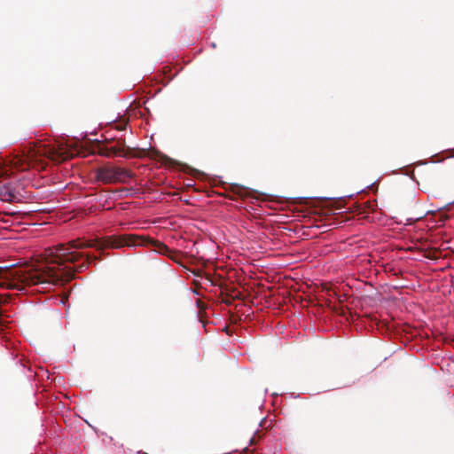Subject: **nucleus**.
<instances>
[{
    "label": "nucleus",
    "instance_id": "2",
    "mask_svg": "<svg viewBox=\"0 0 454 454\" xmlns=\"http://www.w3.org/2000/svg\"><path fill=\"white\" fill-rule=\"evenodd\" d=\"M132 177L131 171L111 163L102 165L95 170L96 180L104 184H128Z\"/></svg>",
    "mask_w": 454,
    "mask_h": 454
},
{
    "label": "nucleus",
    "instance_id": "7",
    "mask_svg": "<svg viewBox=\"0 0 454 454\" xmlns=\"http://www.w3.org/2000/svg\"><path fill=\"white\" fill-rule=\"evenodd\" d=\"M121 151L115 147H111L109 149H107V152L104 153V155L106 157H115V156H118V155H121Z\"/></svg>",
    "mask_w": 454,
    "mask_h": 454
},
{
    "label": "nucleus",
    "instance_id": "5",
    "mask_svg": "<svg viewBox=\"0 0 454 454\" xmlns=\"http://www.w3.org/2000/svg\"><path fill=\"white\" fill-rule=\"evenodd\" d=\"M22 197L20 186L11 183L4 201L16 202L21 200Z\"/></svg>",
    "mask_w": 454,
    "mask_h": 454
},
{
    "label": "nucleus",
    "instance_id": "10",
    "mask_svg": "<svg viewBox=\"0 0 454 454\" xmlns=\"http://www.w3.org/2000/svg\"><path fill=\"white\" fill-rule=\"evenodd\" d=\"M353 196H354V194H349V195H347V196L340 197L338 199L341 200V199H344V198H352Z\"/></svg>",
    "mask_w": 454,
    "mask_h": 454
},
{
    "label": "nucleus",
    "instance_id": "9",
    "mask_svg": "<svg viewBox=\"0 0 454 454\" xmlns=\"http://www.w3.org/2000/svg\"><path fill=\"white\" fill-rule=\"evenodd\" d=\"M121 192H123L124 196H128L129 194V190L126 188L121 189Z\"/></svg>",
    "mask_w": 454,
    "mask_h": 454
},
{
    "label": "nucleus",
    "instance_id": "6",
    "mask_svg": "<svg viewBox=\"0 0 454 454\" xmlns=\"http://www.w3.org/2000/svg\"><path fill=\"white\" fill-rule=\"evenodd\" d=\"M10 169L7 167H4L0 165V178L8 176ZM11 183L10 182H2L0 181V200L4 201L5 195L7 194V191L9 190Z\"/></svg>",
    "mask_w": 454,
    "mask_h": 454
},
{
    "label": "nucleus",
    "instance_id": "1",
    "mask_svg": "<svg viewBox=\"0 0 454 454\" xmlns=\"http://www.w3.org/2000/svg\"><path fill=\"white\" fill-rule=\"evenodd\" d=\"M45 256L46 264L39 272L24 277L27 285H43V288H51L72 278L74 271L83 270L89 263L88 259H85L81 264H76L82 254L69 246L48 248Z\"/></svg>",
    "mask_w": 454,
    "mask_h": 454
},
{
    "label": "nucleus",
    "instance_id": "3",
    "mask_svg": "<svg viewBox=\"0 0 454 454\" xmlns=\"http://www.w3.org/2000/svg\"><path fill=\"white\" fill-rule=\"evenodd\" d=\"M147 242V239L142 236L129 234L110 239L107 246L112 248H121L123 247H136L145 246Z\"/></svg>",
    "mask_w": 454,
    "mask_h": 454
},
{
    "label": "nucleus",
    "instance_id": "11",
    "mask_svg": "<svg viewBox=\"0 0 454 454\" xmlns=\"http://www.w3.org/2000/svg\"><path fill=\"white\" fill-rule=\"evenodd\" d=\"M363 191H364V189H362V190H360V191H357V192H356V194H358V193L362 192Z\"/></svg>",
    "mask_w": 454,
    "mask_h": 454
},
{
    "label": "nucleus",
    "instance_id": "12",
    "mask_svg": "<svg viewBox=\"0 0 454 454\" xmlns=\"http://www.w3.org/2000/svg\"><path fill=\"white\" fill-rule=\"evenodd\" d=\"M211 46H212L213 48H215V43H211Z\"/></svg>",
    "mask_w": 454,
    "mask_h": 454
},
{
    "label": "nucleus",
    "instance_id": "8",
    "mask_svg": "<svg viewBox=\"0 0 454 454\" xmlns=\"http://www.w3.org/2000/svg\"><path fill=\"white\" fill-rule=\"evenodd\" d=\"M290 199L294 200H310V199H317V200H332V198H329V197H296V198H290Z\"/></svg>",
    "mask_w": 454,
    "mask_h": 454
},
{
    "label": "nucleus",
    "instance_id": "4",
    "mask_svg": "<svg viewBox=\"0 0 454 454\" xmlns=\"http://www.w3.org/2000/svg\"><path fill=\"white\" fill-rule=\"evenodd\" d=\"M29 160L30 157L25 153L16 155L12 160H10V168L24 171L29 167Z\"/></svg>",
    "mask_w": 454,
    "mask_h": 454
}]
</instances>
